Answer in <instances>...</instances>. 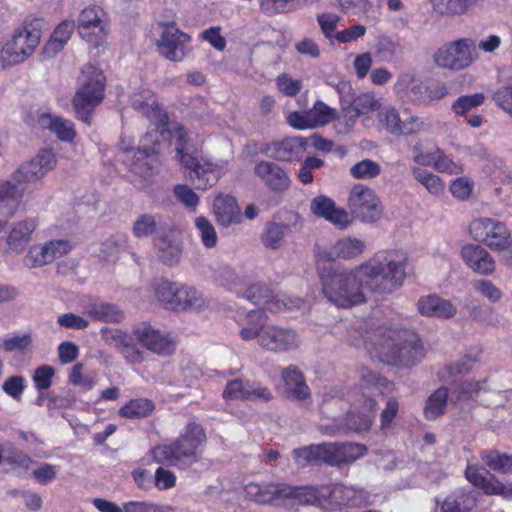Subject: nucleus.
Instances as JSON below:
<instances>
[{
    "label": "nucleus",
    "instance_id": "f257e3e1",
    "mask_svg": "<svg viewBox=\"0 0 512 512\" xmlns=\"http://www.w3.org/2000/svg\"><path fill=\"white\" fill-rule=\"evenodd\" d=\"M187 137V132L180 125L170 129L153 127L141 138L139 148L134 150V138L123 133L119 143L121 160L131 172L148 179L159 172L162 165L161 153L168 141L169 146H174L176 157L189 170L190 179L198 189L205 190L214 186L227 173L229 162L189 154Z\"/></svg>",
    "mask_w": 512,
    "mask_h": 512
},
{
    "label": "nucleus",
    "instance_id": "f03ea898",
    "mask_svg": "<svg viewBox=\"0 0 512 512\" xmlns=\"http://www.w3.org/2000/svg\"><path fill=\"white\" fill-rule=\"evenodd\" d=\"M348 340L389 365L411 366L425 356L424 345L415 334L386 327L373 329L366 321L348 330Z\"/></svg>",
    "mask_w": 512,
    "mask_h": 512
},
{
    "label": "nucleus",
    "instance_id": "7ed1b4c3",
    "mask_svg": "<svg viewBox=\"0 0 512 512\" xmlns=\"http://www.w3.org/2000/svg\"><path fill=\"white\" fill-rule=\"evenodd\" d=\"M322 291L329 302L341 308H351L367 301L366 291L372 285L359 265L352 269L325 270L317 264Z\"/></svg>",
    "mask_w": 512,
    "mask_h": 512
},
{
    "label": "nucleus",
    "instance_id": "20e7f679",
    "mask_svg": "<svg viewBox=\"0 0 512 512\" xmlns=\"http://www.w3.org/2000/svg\"><path fill=\"white\" fill-rule=\"evenodd\" d=\"M358 378L359 385L345 394L346 400L351 405L346 416V427L354 432L366 431L373 423L377 403L371 397V393L374 391L383 393L382 388L390 389L392 387L391 382L379 377L367 367H362L358 371Z\"/></svg>",
    "mask_w": 512,
    "mask_h": 512
},
{
    "label": "nucleus",
    "instance_id": "39448f33",
    "mask_svg": "<svg viewBox=\"0 0 512 512\" xmlns=\"http://www.w3.org/2000/svg\"><path fill=\"white\" fill-rule=\"evenodd\" d=\"M235 319L243 326L240 331L243 340L257 339L259 346L268 351H289L298 348L301 344L300 336L296 331L265 324L263 313L260 310L240 309L236 312Z\"/></svg>",
    "mask_w": 512,
    "mask_h": 512
},
{
    "label": "nucleus",
    "instance_id": "423d86ee",
    "mask_svg": "<svg viewBox=\"0 0 512 512\" xmlns=\"http://www.w3.org/2000/svg\"><path fill=\"white\" fill-rule=\"evenodd\" d=\"M407 255L401 250L376 253L359 265L372 285V292L388 293L402 285L406 277Z\"/></svg>",
    "mask_w": 512,
    "mask_h": 512
},
{
    "label": "nucleus",
    "instance_id": "0eeeda50",
    "mask_svg": "<svg viewBox=\"0 0 512 512\" xmlns=\"http://www.w3.org/2000/svg\"><path fill=\"white\" fill-rule=\"evenodd\" d=\"M205 438L202 426L190 422L174 443L157 446L152 449L151 454L157 462H167L184 469L198 461Z\"/></svg>",
    "mask_w": 512,
    "mask_h": 512
},
{
    "label": "nucleus",
    "instance_id": "6e6552de",
    "mask_svg": "<svg viewBox=\"0 0 512 512\" xmlns=\"http://www.w3.org/2000/svg\"><path fill=\"white\" fill-rule=\"evenodd\" d=\"M105 86L106 77L100 68L92 64L83 66L72 100L76 115L80 120L89 122L92 112L104 99Z\"/></svg>",
    "mask_w": 512,
    "mask_h": 512
},
{
    "label": "nucleus",
    "instance_id": "1a4fd4ad",
    "mask_svg": "<svg viewBox=\"0 0 512 512\" xmlns=\"http://www.w3.org/2000/svg\"><path fill=\"white\" fill-rule=\"evenodd\" d=\"M222 271L227 278L222 282L224 285H227L238 296L246 298L267 311L278 313L285 309L299 308L302 305L303 301L300 298H290L283 293H274L269 287L262 284H252L243 291L242 288H238L240 280L229 267H223Z\"/></svg>",
    "mask_w": 512,
    "mask_h": 512
},
{
    "label": "nucleus",
    "instance_id": "9d476101",
    "mask_svg": "<svg viewBox=\"0 0 512 512\" xmlns=\"http://www.w3.org/2000/svg\"><path fill=\"white\" fill-rule=\"evenodd\" d=\"M41 27L37 21H24L15 28L12 37L0 49L1 66L22 63L40 43Z\"/></svg>",
    "mask_w": 512,
    "mask_h": 512
},
{
    "label": "nucleus",
    "instance_id": "9b49d317",
    "mask_svg": "<svg viewBox=\"0 0 512 512\" xmlns=\"http://www.w3.org/2000/svg\"><path fill=\"white\" fill-rule=\"evenodd\" d=\"M479 59L476 42L469 37L459 38L440 46L433 54V61L439 68L461 71L469 68Z\"/></svg>",
    "mask_w": 512,
    "mask_h": 512
},
{
    "label": "nucleus",
    "instance_id": "f8f14e48",
    "mask_svg": "<svg viewBox=\"0 0 512 512\" xmlns=\"http://www.w3.org/2000/svg\"><path fill=\"white\" fill-rule=\"evenodd\" d=\"M470 236L494 251L509 250L512 238L506 224L491 217H476L469 224Z\"/></svg>",
    "mask_w": 512,
    "mask_h": 512
},
{
    "label": "nucleus",
    "instance_id": "ddd939ff",
    "mask_svg": "<svg viewBox=\"0 0 512 512\" xmlns=\"http://www.w3.org/2000/svg\"><path fill=\"white\" fill-rule=\"evenodd\" d=\"M156 31L158 38L155 44L159 54L169 61L181 62L189 52L190 35L181 31L173 22L158 23Z\"/></svg>",
    "mask_w": 512,
    "mask_h": 512
},
{
    "label": "nucleus",
    "instance_id": "4468645a",
    "mask_svg": "<svg viewBox=\"0 0 512 512\" xmlns=\"http://www.w3.org/2000/svg\"><path fill=\"white\" fill-rule=\"evenodd\" d=\"M57 164L55 153L51 149H41L31 160L22 163L12 174L13 179L27 190L29 185L40 183Z\"/></svg>",
    "mask_w": 512,
    "mask_h": 512
},
{
    "label": "nucleus",
    "instance_id": "2eb2a0df",
    "mask_svg": "<svg viewBox=\"0 0 512 512\" xmlns=\"http://www.w3.org/2000/svg\"><path fill=\"white\" fill-rule=\"evenodd\" d=\"M348 207L364 223H374L382 217L383 206L376 193L363 184L353 186L348 197Z\"/></svg>",
    "mask_w": 512,
    "mask_h": 512
},
{
    "label": "nucleus",
    "instance_id": "dca6fc26",
    "mask_svg": "<svg viewBox=\"0 0 512 512\" xmlns=\"http://www.w3.org/2000/svg\"><path fill=\"white\" fill-rule=\"evenodd\" d=\"M77 31L83 40L99 45L109 33L107 13L100 6L85 7L77 19Z\"/></svg>",
    "mask_w": 512,
    "mask_h": 512
},
{
    "label": "nucleus",
    "instance_id": "f3484780",
    "mask_svg": "<svg viewBox=\"0 0 512 512\" xmlns=\"http://www.w3.org/2000/svg\"><path fill=\"white\" fill-rule=\"evenodd\" d=\"M72 249L73 244L68 239H54L35 244L28 249L23 263L28 268H40L67 255Z\"/></svg>",
    "mask_w": 512,
    "mask_h": 512
},
{
    "label": "nucleus",
    "instance_id": "a211bd4d",
    "mask_svg": "<svg viewBox=\"0 0 512 512\" xmlns=\"http://www.w3.org/2000/svg\"><path fill=\"white\" fill-rule=\"evenodd\" d=\"M321 463L330 466H341L353 463L367 453V447L353 442H327L320 444Z\"/></svg>",
    "mask_w": 512,
    "mask_h": 512
},
{
    "label": "nucleus",
    "instance_id": "6ab92c4d",
    "mask_svg": "<svg viewBox=\"0 0 512 512\" xmlns=\"http://www.w3.org/2000/svg\"><path fill=\"white\" fill-rule=\"evenodd\" d=\"M336 110L323 101H316L307 111H295L288 115L287 121L296 129H312L322 127L335 119Z\"/></svg>",
    "mask_w": 512,
    "mask_h": 512
},
{
    "label": "nucleus",
    "instance_id": "aec40b11",
    "mask_svg": "<svg viewBox=\"0 0 512 512\" xmlns=\"http://www.w3.org/2000/svg\"><path fill=\"white\" fill-rule=\"evenodd\" d=\"M132 335L136 341L153 353L169 355L175 349L173 339L166 333L148 323H140L133 328Z\"/></svg>",
    "mask_w": 512,
    "mask_h": 512
},
{
    "label": "nucleus",
    "instance_id": "412c9836",
    "mask_svg": "<svg viewBox=\"0 0 512 512\" xmlns=\"http://www.w3.org/2000/svg\"><path fill=\"white\" fill-rule=\"evenodd\" d=\"M130 103L135 110L151 120L159 129H170L175 125L167 126V115L160 107L154 92L148 88L134 92Z\"/></svg>",
    "mask_w": 512,
    "mask_h": 512
},
{
    "label": "nucleus",
    "instance_id": "4be33fe9",
    "mask_svg": "<svg viewBox=\"0 0 512 512\" xmlns=\"http://www.w3.org/2000/svg\"><path fill=\"white\" fill-rule=\"evenodd\" d=\"M428 87L413 71L398 74L393 85L395 96L403 102L426 103Z\"/></svg>",
    "mask_w": 512,
    "mask_h": 512
},
{
    "label": "nucleus",
    "instance_id": "5701e85b",
    "mask_svg": "<svg viewBox=\"0 0 512 512\" xmlns=\"http://www.w3.org/2000/svg\"><path fill=\"white\" fill-rule=\"evenodd\" d=\"M366 249V243L355 237H343L334 244L325 249H319L317 252L318 262L322 259L335 261L337 259L351 260L361 256Z\"/></svg>",
    "mask_w": 512,
    "mask_h": 512
},
{
    "label": "nucleus",
    "instance_id": "b1692460",
    "mask_svg": "<svg viewBox=\"0 0 512 512\" xmlns=\"http://www.w3.org/2000/svg\"><path fill=\"white\" fill-rule=\"evenodd\" d=\"M460 256L463 262L474 273L490 276L496 270L493 256L480 244H466L461 248Z\"/></svg>",
    "mask_w": 512,
    "mask_h": 512
},
{
    "label": "nucleus",
    "instance_id": "393cba45",
    "mask_svg": "<svg viewBox=\"0 0 512 512\" xmlns=\"http://www.w3.org/2000/svg\"><path fill=\"white\" fill-rule=\"evenodd\" d=\"M225 400H264L268 401L272 395L268 388L259 384L244 381L242 379H234L226 384L223 391Z\"/></svg>",
    "mask_w": 512,
    "mask_h": 512
},
{
    "label": "nucleus",
    "instance_id": "a878e982",
    "mask_svg": "<svg viewBox=\"0 0 512 512\" xmlns=\"http://www.w3.org/2000/svg\"><path fill=\"white\" fill-rule=\"evenodd\" d=\"M255 175L271 191L283 192L291 184L287 172L274 162L259 161L254 167Z\"/></svg>",
    "mask_w": 512,
    "mask_h": 512
},
{
    "label": "nucleus",
    "instance_id": "bb28decb",
    "mask_svg": "<svg viewBox=\"0 0 512 512\" xmlns=\"http://www.w3.org/2000/svg\"><path fill=\"white\" fill-rule=\"evenodd\" d=\"M467 480L474 486L482 489L487 494L503 495L505 498L512 497V489L507 488L491 475L485 468L468 465L465 471Z\"/></svg>",
    "mask_w": 512,
    "mask_h": 512
},
{
    "label": "nucleus",
    "instance_id": "cd10ccee",
    "mask_svg": "<svg viewBox=\"0 0 512 512\" xmlns=\"http://www.w3.org/2000/svg\"><path fill=\"white\" fill-rule=\"evenodd\" d=\"M35 126L39 129L49 130L55 134L59 140L64 142H71L76 136L72 121L49 112H38L35 119Z\"/></svg>",
    "mask_w": 512,
    "mask_h": 512
},
{
    "label": "nucleus",
    "instance_id": "c85d7f7f",
    "mask_svg": "<svg viewBox=\"0 0 512 512\" xmlns=\"http://www.w3.org/2000/svg\"><path fill=\"white\" fill-rule=\"evenodd\" d=\"M311 211L319 216L323 217L340 229L346 228L350 223L351 219L349 214L342 208H338L335 202L326 196L315 197L310 204Z\"/></svg>",
    "mask_w": 512,
    "mask_h": 512
},
{
    "label": "nucleus",
    "instance_id": "c756f323",
    "mask_svg": "<svg viewBox=\"0 0 512 512\" xmlns=\"http://www.w3.org/2000/svg\"><path fill=\"white\" fill-rule=\"evenodd\" d=\"M245 495L258 503H284L285 491H288L285 483H249L244 488Z\"/></svg>",
    "mask_w": 512,
    "mask_h": 512
},
{
    "label": "nucleus",
    "instance_id": "7c9ffc66",
    "mask_svg": "<svg viewBox=\"0 0 512 512\" xmlns=\"http://www.w3.org/2000/svg\"><path fill=\"white\" fill-rule=\"evenodd\" d=\"M37 228V221L34 218H26L12 224L6 238L9 250L22 253L32 239V234Z\"/></svg>",
    "mask_w": 512,
    "mask_h": 512
},
{
    "label": "nucleus",
    "instance_id": "2f4dec72",
    "mask_svg": "<svg viewBox=\"0 0 512 512\" xmlns=\"http://www.w3.org/2000/svg\"><path fill=\"white\" fill-rule=\"evenodd\" d=\"M306 152V141L302 137H289L274 142L268 147L270 157L279 161L300 159Z\"/></svg>",
    "mask_w": 512,
    "mask_h": 512
},
{
    "label": "nucleus",
    "instance_id": "473e14b6",
    "mask_svg": "<svg viewBox=\"0 0 512 512\" xmlns=\"http://www.w3.org/2000/svg\"><path fill=\"white\" fill-rule=\"evenodd\" d=\"M418 311L421 315L436 318H451L457 308L448 299H444L438 295H428L421 297L417 303Z\"/></svg>",
    "mask_w": 512,
    "mask_h": 512
},
{
    "label": "nucleus",
    "instance_id": "72a5a7b5",
    "mask_svg": "<svg viewBox=\"0 0 512 512\" xmlns=\"http://www.w3.org/2000/svg\"><path fill=\"white\" fill-rule=\"evenodd\" d=\"M288 491L284 494V503L288 504H315L320 503L328 495V487L321 486H290L286 484Z\"/></svg>",
    "mask_w": 512,
    "mask_h": 512
},
{
    "label": "nucleus",
    "instance_id": "f704fd0d",
    "mask_svg": "<svg viewBox=\"0 0 512 512\" xmlns=\"http://www.w3.org/2000/svg\"><path fill=\"white\" fill-rule=\"evenodd\" d=\"M327 496L331 504L340 506L357 507L367 500V493L363 489L343 484H335L332 488L328 487Z\"/></svg>",
    "mask_w": 512,
    "mask_h": 512
},
{
    "label": "nucleus",
    "instance_id": "c9c22d12",
    "mask_svg": "<svg viewBox=\"0 0 512 512\" xmlns=\"http://www.w3.org/2000/svg\"><path fill=\"white\" fill-rule=\"evenodd\" d=\"M213 211L218 223L224 227L241 221V212L233 196L218 195L213 202Z\"/></svg>",
    "mask_w": 512,
    "mask_h": 512
},
{
    "label": "nucleus",
    "instance_id": "e433bc0d",
    "mask_svg": "<svg viewBox=\"0 0 512 512\" xmlns=\"http://www.w3.org/2000/svg\"><path fill=\"white\" fill-rule=\"evenodd\" d=\"M24 194L25 187L13 179V174L9 180H0V204L5 208L7 216L12 217L17 213Z\"/></svg>",
    "mask_w": 512,
    "mask_h": 512
},
{
    "label": "nucleus",
    "instance_id": "4c0bfd02",
    "mask_svg": "<svg viewBox=\"0 0 512 512\" xmlns=\"http://www.w3.org/2000/svg\"><path fill=\"white\" fill-rule=\"evenodd\" d=\"M206 304V298L200 291L180 283L176 298L172 302V310H200Z\"/></svg>",
    "mask_w": 512,
    "mask_h": 512
},
{
    "label": "nucleus",
    "instance_id": "58836bf2",
    "mask_svg": "<svg viewBox=\"0 0 512 512\" xmlns=\"http://www.w3.org/2000/svg\"><path fill=\"white\" fill-rule=\"evenodd\" d=\"M75 22L73 20L62 21L53 31L49 41L44 47L45 55L52 57L68 43L75 30Z\"/></svg>",
    "mask_w": 512,
    "mask_h": 512
},
{
    "label": "nucleus",
    "instance_id": "ea45409f",
    "mask_svg": "<svg viewBox=\"0 0 512 512\" xmlns=\"http://www.w3.org/2000/svg\"><path fill=\"white\" fill-rule=\"evenodd\" d=\"M160 260L166 265L173 266L179 263L182 255L181 244L167 236H158L154 240Z\"/></svg>",
    "mask_w": 512,
    "mask_h": 512
},
{
    "label": "nucleus",
    "instance_id": "a19ab883",
    "mask_svg": "<svg viewBox=\"0 0 512 512\" xmlns=\"http://www.w3.org/2000/svg\"><path fill=\"white\" fill-rule=\"evenodd\" d=\"M381 109V100L372 92H366L358 95L351 105L345 110L346 115H350L353 121L361 115L369 114L375 110Z\"/></svg>",
    "mask_w": 512,
    "mask_h": 512
},
{
    "label": "nucleus",
    "instance_id": "79ce46f5",
    "mask_svg": "<svg viewBox=\"0 0 512 512\" xmlns=\"http://www.w3.org/2000/svg\"><path fill=\"white\" fill-rule=\"evenodd\" d=\"M413 178L420 183L429 194L440 196L445 191L444 181L436 174L419 166L411 167Z\"/></svg>",
    "mask_w": 512,
    "mask_h": 512
},
{
    "label": "nucleus",
    "instance_id": "37998d69",
    "mask_svg": "<svg viewBox=\"0 0 512 512\" xmlns=\"http://www.w3.org/2000/svg\"><path fill=\"white\" fill-rule=\"evenodd\" d=\"M288 231V225L269 222L261 233V241L266 248L278 250L285 245V236Z\"/></svg>",
    "mask_w": 512,
    "mask_h": 512
},
{
    "label": "nucleus",
    "instance_id": "c03bdc74",
    "mask_svg": "<svg viewBox=\"0 0 512 512\" xmlns=\"http://www.w3.org/2000/svg\"><path fill=\"white\" fill-rule=\"evenodd\" d=\"M477 0H430L434 12L442 16H461L472 7Z\"/></svg>",
    "mask_w": 512,
    "mask_h": 512
},
{
    "label": "nucleus",
    "instance_id": "a18cd8bd",
    "mask_svg": "<svg viewBox=\"0 0 512 512\" xmlns=\"http://www.w3.org/2000/svg\"><path fill=\"white\" fill-rule=\"evenodd\" d=\"M283 380L287 389L298 399H305L309 396V388L306 385L303 375L294 366H289L283 371Z\"/></svg>",
    "mask_w": 512,
    "mask_h": 512
},
{
    "label": "nucleus",
    "instance_id": "49530a36",
    "mask_svg": "<svg viewBox=\"0 0 512 512\" xmlns=\"http://www.w3.org/2000/svg\"><path fill=\"white\" fill-rule=\"evenodd\" d=\"M476 361H477L476 355H474V356L465 355L463 358L444 367L439 372V377L443 381L456 382L458 377L465 375L472 369V366L474 363H476Z\"/></svg>",
    "mask_w": 512,
    "mask_h": 512
},
{
    "label": "nucleus",
    "instance_id": "de8ad7c7",
    "mask_svg": "<svg viewBox=\"0 0 512 512\" xmlns=\"http://www.w3.org/2000/svg\"><path fill=\"white\" fill-rule=\"evenodd\" d=\"M379 124L388 133L400 136L403 120L400 117L399 111L392 105L382 107L377 115Z\"/></svg>",
    "mask_w": 512,
    "mask_h": 512
},
{
    "label": "nucleus",
    "instance_id": "09e8293b",
    "mask_svg": "<svg viewBox=\"0 0 512 512\" xmlns=\"http://www.w3.org/2000/svg\"><path fill=\"white\" fill-rule=\"evenodd\" d=\"M154 409L153 403L145 398L132 399L119 410V415L129 419L148 416Z\"/></svg>",
    "mask_w": 512,
    "mask_h": 512
},
{
    "label": "nucleus",
    "instance_id": "8fccbe9b",
    "mask_svg": "<svg viewBox=\"0 0 512 512\" xmlns=\"http://www.w3.org/2000/svg\"><path fill=\"white\" fill-rule=\"evenodd\" d=\"M448 400V391L445 387H440L432 393L425 405L424 414L427 419H435L445 411Z\"/></svg>",
    "mask_w": 512,
    "mask_h": 512
},
{
    "label": "nucleus",
    "instance_id": "3c124183",
    "mask_svg": "<svg viewBox=\"0 0 512 512\" xmlns=\"http://www.w3.org/2000/svg\"><path fill=\"white\" fill-rule=\"evenodd\" d=\"M374 48L381 61L390 63L397 58L400 44L396 39L382 35L378 38Z\"/></svg>",
    "mask_w": 512,
    "mask_h": 512
},
{
    "label": "nucleus",
    "instance_id": "603ef678",
    "mask_svg": "<svg viewBox=\"0 0 512 512\" xmlns=\"http://www.w3.org/2000/svg\"><path fill=\"white\" fill-rule=\"evenodd\" d=\"M439 150L437 145L425 147L422 141H418L412 147L413 161L420 166L432 167Z\"/></svg>",
    "mask_w": 512,
    "mask_h": 512
},
{
    "label": "nucleus",
    "instance_id": "864d4df0",
    "mask_svg": "<svg viewBox=\"0 0 512 512\" xmlns=\"http://www.w3.org/2000/svg\"><path fill=\"white\" fill-rule=\"evenodd\" d=\"M482 460L492 470L509 473L512 471V455L501 454L497 451L484 452Z\"/></svg>",
    "mask_w": 512,
    "mask_h": 512
},
{
    "label": "nucleus",
    "instance_id": "5fc2aeb1",
    "mask_svg": "<svg viewBox=\"0 0 512 512\" xmlns=\"http://www.w3.org/2000/svg\"><path fill=\"white\" fill-rule=\"evenodd\" d=\"M157 229V220L153 214H140L132 225V233L137 238H147Z\"/></svg>",
    "mask_w": 512,
    "mask_h": 512
},
{
    "label": "nucleus",
    "instance_id": "6e6d98bb",
    "mask_svg": "<svg viewBox=\"0 0 512 512\" xmlns=\"http://www.w3.org/2000/svg\"><path fill=\"white\" fill-rule=\"evenodd\" d=\"M320 444H313L292 451V456L298 466L304 467L310 463H321Z\"/></svg>",
    "mask_w": 512,
    "mask_h": 512
},
{
    "label": "nucleus",
    "instance_id": "4d7b16f0",
    "mask_svg": "<svg viewBox=\"0 0 512 512\" xmlns=\"http://www.w3.org/2000/svg\"><path fill=\"white\" fill-rule=\"evenodd\" d=\"M436 160L432 168L439 173H445L449 175H459L464 171L461 163L455 162L453 158L447 155L441 148L437 152Z\"/></svg>",
    "mask_w": 512,
    "mask_h": 512
},
{
    "label": "nucleus",
    "instance_id": "13d9d810",
    "mask_svg": "<svg viewBox=\"0 0 512 512\" xmlns=\"http://www.w3.org/2000/svg\"><path fill=\"white\" fill-rule=\"evenodd\" d=\"M180 283L170 282L167 280L158 281L155 285V294L157 299L165 305L166 308L172 309V302L176 298Z\"/></svg>",
    "mask_w": 512,
    "mask_h": 512
},
{
    "label": "nucleus",
    "instance_id": "bf43d9fd",
    "mask_svg": "<svg viewBox=\"0 0 512 512\" xmlns=\"http://www.w3.org/2000/svg\"><path fill=\"white\" fill-rule=\"evenodd\" d=\"M195 226L202 244L206 248H213L217 244V233L213 224L205 217L200 216L195 219Z\"/></svg>",
    "mask_w": 512,
    "mask_h": 512
},
{
    "label": "nucleus",
    "instance_id": "052dcab7",
    "mask_svg": "<svg viewBox=\"0 0 512 512\" xmlns=\"http://www.w3.org/2000/svg\"><path fill=\"white\" fill-rule=\"evenodd\" d=\"M485 101L483 93L464 95L459 97L452 105L453 112L458 116H464L468 111L481 106Z\"/></svg>",
    "mask_w": 512,
    "mask_h": 512
},
{
    "label": "nucleus",
    "instance_id": "680f3d73",
    "mask_svg": "<svg viewBox=\"0 0 512 512\" xmlns=\"http://www.w3.org/2000/svg\"><path fill=\"white\" fill-rule=\"evenodd\" d=\"M350 173L355 179H373L380 175L381 167L377 162L365 159L353 165Z\"/></svg>",
    "mask_w": 512,
    "mask_h": 512
},
{
    "label": "nucleus",
    "instance_id": "e2e57ef3",
    "mask_svg": "<svg viewBox=\"0 0 512 512\" xmlns=\"http://www.w3.org/2000/svg\"><path fill=\"white\" fill-rule=\"evenodd\" d=\"M474 189V181L466 176L458 177L451 181L449 190L452 196L458 200L469 199Z\"/></svg>",
    "mask_w": 512,
    "mask_h": 512
},
{
    "label": "nucleus",
    "instance_id": "0e129e2a",
    "mask_svg": "<svg viewBox=\"0 0 512 512\" xmlns=\"http://www.w3.org/2000/svg\"><path fill=\"white\" fill-rule=\"evenodd\" d=\"M26 387L27 381L20 375L8 377L2 384L4 393L16 401L21 400Z\"/></svg>",
    "mask_w": 512,
    "mask_h": 512
},
{
    "label": "nucleus",
    "instance_id": "69168bd1",
    "mask_svg": "<svg viewBox=\"0 0 512 512\" xmlns=\"http://www.w3.org/2000/svg\"><path fill=\"white\" fill-rule=\"evenodd\" d=\"M1 343V347L7 352L23 351L31 345L32 337L29 333L14 334L4 337Z\"/></svg>",
    "mask_w": 512,
    "mask_h": 512
},
{
    "label": "nucleus",
    "instance_id": "338daca9",
    "mask_svg": "<svg viewBox=\"0 0 512 512\" xmlns=\"http://www.w3.org/2000/svg\"><path fill=\"white\" fill-rule=\"evenodd\" d=\"M318 24L324 36L331 42L336 41V28L340 21V16L333 13H323L317 16Z\"/></svg>",
    "mask_w": 512,
    "mask_h": 512
},
{
    "label": "nucleus",
    "instance_id": "774afa93",
    "mask_svg": "<svg viewBox=\"0 0 512 512\" xmlns=\"http://www.w3.org/2000/svg\"><path fill=\"white\" fill-rule=\"evenodd\" d=\"M474 290L492 303L500 301L502 298L501 290L490 280L478 279L473 282Z\"/></svg>",
    "mask_w": 512,
    "mask_h": 512
}]
</instances>
